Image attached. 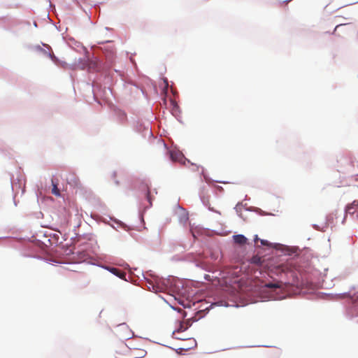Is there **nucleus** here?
<instances>
[{
  "instance_id": "nucleus-1",
  "label": "nucleus",
  "mask_w": 358,
  "mask_h": 358,
  "mask_svg": "<svg viewBox=\"0 0 358 358\" xmlns=\"http://www.w3.org/2000/svg\"><path fill=\"white\" fill-rule=\"evenodd\" d=\"M358 209V200H354L351 203L347 205L345 212L349 214H354Z\"/></svg>"
},
{
  "instance_id": "nucleus-2",
  "label": "nucleus",
  "mask_w": 358,
  "mask_h": 358,
  "mask_svg": "<svg viewBox=\"0 0 358 358\" xmlns=\"http://www.w3.org/2000/svg\"><path fill=\"white\" fill-rule=\"evenodd\" d=\"M171 159L174 162H182L184 161V156L180 152L171 151L170 152Z\"/></svg>"
},
{
  "instance_id": "nucleus-3",
  "label": "nucleus",
  "mask_w": 358,
  "mask_h": 358,
  "mask_svg": "<svg viewBox=\"0 0 358 358\" xmlns=\"http://www.w3.org/2000/svg\"><path fill=\"white\" fill-rule=\"evenodd\" d=\"M234 242L239 245H244L247 242V238L241 234L234 236Z\"/></svg>"
},
{
  "instance_id": "nucleus-4",
  "label": "nucleus",
  "mask_w": 358,
  "mask_h": 358,
  "mask_svg": "<svg viewBox=\"0 0 358 358\" xmlns=\"http://www.w3.org/2000/svg\"><path fill=\"white\" fill-rule=\"evenodd\" d=\"M110 271L111 273H113L114 275H117L120 278L123 279L125 278L126 273L117 268H111Z\"/></svg>"
},
{
  "instance_id": "nucleus-5",
  "label": "nucleus",
  "mask_w": 358,
  "mask_h": 358,
  "mask_svg": "<svg viewBox=\"0 0 358 358\" xmlns=\"http://www.w3.org/2000/svg\"><path fill=\"white\" fill-rule=\"evenodd\" d=\"M284 284L282 282H269L266 284V287L268 288L275 289V288H283Z\"/></svg>"
},
{
  "instance_id": "nucleus-6",
  "label": "nucleus",
  "mask_w": 358,
  "mask_h": 358,
  "mask_svg": "<svg viewBox=\"0 0 358 358\" xmlns=\"http://www.w3.org/2000/svg\"><path fill=\"white\" fill-rule=\"evenodd\" d=\"M52 194L57 196H60V191L59 189L57 188V182L55 181V180L52 179Z\"/></svg>"
},
{
  "instance_id": "nucleus-7",
  "label": "nucleus",
  "mask_w": 358,
  "mask_h": 358,
  "mask_svg": "<svg viewBox=\"0 0 358 358\" xmlns=\"http://www.w3.org/2000/svg\"><path fill=\"white\" fill-rule=\"evenodd\" d=\"M146 198L150 203V205H152V198L150 196V191L148 187H146Z\"/></svg>"
},
{
  "instance_id": "nucleus-8",
  "label": "nucleus",
  "mask_w": 358,
  "mask_h": 358,
  "mask_svg": "<svg viewBox=\"0 0 358 358\" xmlns=\"http://www.w3.org/2000/svg\"><path fill=\"white\" fill-rule=\"evenodd\" d=\"M186 329H187V327H185L183 324L180 322V324H179V327L177 329L176 331L177 332H182V331H185Z\"/></svg>"
},
{
  "instance_id": "nucleus-9",
  "label": "nucleus",
  "mask_w": 358,
  "mask_h": 358,
  "mask_svg": "<svg viewBox=\"0 0 358 358\" xmlns=\"http://www.w3.org/2000/svg\"><path fill=\"white\" fill-rule=\"evenodd\" d=\"M252 259H253L254 262L257 263V260L259 261L261 259V257L258 256H254Z\"/></svg>"
},
{
  "instance_id": "nucleus-10",
  "label": "nucleus",
  "mask_w": 358,
  "mask_h": 358,
  "mask_svg": "<svg viewBox=\"0 0 358 358\" xmlns=\"http://www.w3.org/2000/svg\"><path fill=\"white\" fill-rule=\"evenodd\" d=\"M261 243L264 245H267V241H264V240H261Z\"/></svg>"
},
{
  "instance_id": "nucleus-11",
  "label": "nucleus",
  "mask_w": 358,
  "mask_h": 358,
  "mask_svg": "<svg viewBox=\"0 0 358 358\" xmlns=\"http://www.w3.org/2000/svg\"><path fill=\"white\" fill-rule=\"evenodd\" d=\"M187 220H188L187 215H185L184 217H183V221L186 222Z\"/></svg>"
},
{
  "instance_id": "nucleus-12",
  "label": "nucleus",
  "mask_w": 358,
  "mask_h": 358,
  "mask_svg": "<svg viewBox=\"0 0 358 358\" xmlns=\"http://www.w3.org/2000/svg\"><path fill=\"white\" fill-rule=\"evenodd\" d=\"M355 180L356 181H357V180H358V176H355Z\"/></svg>"
},
{
  "instance_id": "nucleus-13",
  "label": "nucleus",
  "mask_w": 358,
  "mask_h": 358,
  "mask_svg": "<svg viewBox=\"0 0 358 358\" xmlns=\"http://www.w3.org/2000/svg\"><path fill=\"white\" fill-rule=\"evenodd\" d=\"M341 25H342L341 24H338V25H336V28H335V30H336L338 27H340V26H341Z\"/></svg>"
},
{
  "instance_id": "nucleus-14",
  "label": "nucleus",
  "mask_w": 358,
  "mask_h": 358,
  "mask_svg": "<svg viewBox=\"0 0 358 358\" xmlns=\"http://www.w3.org/2000/svg\"><path fill=\"white\" fill-rule=\"evenodd\" d=\"M357 187H358V185H357Z\"/></svg>"
}]
</instances>
